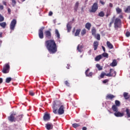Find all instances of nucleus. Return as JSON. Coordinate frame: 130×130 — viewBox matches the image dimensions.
Here are the masks:
<instances>
[{"label":"nucleus","mask_w":130,"mask_h":130,"mask_svg":"<svg viewBox=\"0 0 130 130\" xmlns=\"http://www.w3.org/2000/svg\"><path fill=\"white\" fill-rule=\"evenodd\" d=\"M0 26L2 27V28H5L7 26V23H6V22H3L2 23L0 22Z\"/></svg>","instance_id":"nucleus-31"},{"label":"nucleus","mask_w":130,"mask_h":130,"mask_svg":"<svg viewBox=\"0 0 130 130\" xmlns=\"http://www.w3.org/2000/svg\"><path fill=\"white\" fill-rule=\"evenodd\" d=\"M70 67H71V65L68 64L66 68H67V69H68L69 70V69H70Z\"/></svg>","instance_id":"nucleus-59"},{"label":"nucleus","mask_w":130,"mask_h":130,"mask_svg":"<svg viewBox=\"0 0 130 130\" xmlns=\"http://www.w3.org/2000/svg\"><path fill=\"white\" fill-rule=\"evenodd\" d=\"M57 113H58L59 115H61L64 113V106H63V105L59 106L58 110L57 111Z\"/></svg>","instance_id":"nucleus-8"},{"label":"nucleus","mask_w":130,"mask_h":130,"mask_svg":"<svg viewBox=\"0 0 130 130\" xmlns=\"http://www.w3.org/2000/svg\"><path fill=\"white\" fill-rule=\"evenodd\" d=\"M116 11L117 14H120L121 12H122L121 9L119 8V7H117V8H116Z\"/></svg>","instance_id":"nucleus-35"},{"label":"nucleus","mask_w":130,"mask_h":130,"mask_svg":"<svg viewBox=\"0 0 130 130\" xmlns=\"http://www.w3.org/2000/svg\"><path fill=\"white\" fill-rule=\"evenodd\" d=\"M29 95H30V96H34V95H35V93H34L33 91L31 90L29 91Z\"/></svg>","instance_id":"nucleus-45"},{"label":"nucleus","mask_w":130,"mask_h":130,"mask_svg":"<svg viewBox=\"0 0 130 130\" xmlns=\"http://www.w3.org/2000/svg\"><path fill=\"white\" fill-rule=\"evenodd\" d=\"M112 109L114 112H117V111H118L117 106H116L115 105L112 106Z\"/></svg>","instance_id":"nucleus-25"},{"label":"nucleus","mask_w":130,"mask_h":130,"mask_svg":"<svg viewBox=\"0 0 130 130\" xmlns=\"http://www.w3.org/2000/svg\"><path fill=\"white\" fill-rule=\"evenodd\" d=\"M75 28H74L73 29V33H75Z\"/></svg>","instance_id":"nucleus-64"},{"label":"nucleus","mask_w":130,"mask_h":130,"mask_svg":"<svg viewBox=\"0 0 130 130\" xmlns=\"http://www.w3.org/2000/svg\"><path fill=\"white\" fill-rule=\"evenodd\" d=\"M109 7H110V8H113V4H112V3H110V4H109Z\"/></svg>","instance_id":"nucleus-56"},{"label":"nucleus","mask_w":130,"mask_h":130,"mask_svg":"<svg viewBox=\"0 0 130 130\" xmlns=\"http://www.w3.org/2000/svg\"><path fill=\"white\" fill-rule=\"evenodd\" d=\"M125 13H130V6H128L125 10Z\"/></svg>","instance_id":"nucleus-43"},{"label":"nucleus","mask_w":130,"mask_h":130,"mask_svg":"<svg viewBox=\"0 0 130 130\" xmlns=\"http://www.w3.org/2000/svg\"><path fill=\"white\" fill-rule=\"evenodd\" d=\"M105 76H106L107 77V74H106L105 73H101L100 77H101V79H103V78H104Z\"/></svg>","instance_id":"nucleus-40"},{"label":"nucleus","mask_w":130,"mask_h":130,"mask_svg":"<svg viewBox=\"0 0 130 130\" xmlns=\"http://www.w3.org/2000/svg\"><path fill=\"white\" fill-rule=\"evenodd\" d=\"M67 31L68 32H71V30H72V26L70 23H68L67 25Z\"/></svg>","instance_id":"nucleus-28"},{"label":"nucleus","mask_w":130,"mask_h":130,"mask_svg":"<svg viewBox=\"0 0 130 130\" xmlns=\"http://www.w3.org/2000/svg\"><path fill=\"white\" fill-rule=\"evenodd\" d=\"M45 46L50 53L53 54L57 51V46L54 40H48L45 42Z\"/></svg>","instance_id":"nucleus-1"},{"label":"nucleus","mask_w":130,"mask_h":130,"mask_svg":"<svg viewBox=\"0 0 130 130\" xmlns=\"http://www.w3.org/2000/svg\"><path fill=\"white\" fill-rule=\"evenodd\" d=\"M17 24V20L16 19H13L10 25V28L12 31L15 30V27H16V24Z\"/></svg>","instance_id":"nucleus-6"},{"label":"nucleus","mask_w":130,"mask_h":130,"mask_svg":"<svg viewBox=\"0 0 130 130\" xmlns=\"http://www.w3.org/2000/svg\"><path fill=\"white\" fill-rule=\"evenodd\" d=\"M45 29V27H42L39 29V37L40 39H43L44 38V35L43 34V30Z\"/></svg>","instance_id":"nucleus-7"},{"label":"nucleus","mask_w":130,"mask_h":130,"mask_svg":"<svg viewBox=\"0 0 130 130\" xmlns=\"http://www.w3.org/2000/svg\"><path fill=\"white\" fill-rule=\"evenodd\" d=\"M102 56L103 57H106L107 58H108V53L104 52L102 54Z\"/></svg>","instance_id":"nucleus-39"},{"label":"nucleus","mask_w":130,"mask_h":130,"mask_svg":"<svg viewBox=\"0 0 130 130\" xmlns=\"http://www.w3.org/2000/svg\"><path fill=\"white\" fill-rule=\"evenodd\" d=\"M9 70H10V64H9V63H7L4 67L2 72L3 73V74H8V73H9Z\"/></svg>","instance_id":"nucleus-9"},{"label":"nucleus","mask_w":130,"mask_h":130,"mask_svg":"<svg viewBox=\"0 0 130 130\" xmlns=\"http://www.w3.org/2000/svg\"><path fill=\"white\" fill-rule=\"evenodd\" d=\"M12 3L13 7H15V6L16 5V4H17L16 0H12Z\"/></svg>","instance_id":"nucleus-44"},{"label":"nucleus","mask_w":130,"mask_h":130,"mask_svg":"<svg viewBox=\"0 0 130 130\" xmlns=\"http://www.w3.org/2000/svg\"><path fill=\"white\" fill-rule=\"evenodd\" d=\"M116 76V71L112 69H110V72L107 74V77H115Z\"/></svg>","instance_id":"nucleus-10"},{"label":"nucleus","mask_w":130,"mask_h":130,"mask_svg":"<svg viewBox=\"0 0 130 130\" xmlns=\"http://www.w3.org/2000/svg\"><path fill=\"white\" fill-rule=\"evenodd\" d=\"M100 3H101V4L103 6H104V5H105V2L102 1V0H100Z\"/></svg>","instance_id":"nucleus-49"},{"label":"nucleus","mask_w":130,"mask_h":130,"mask_svg":"<svg viewBox=\"0 0 130 130\" xmlns=\"http://www.w3.org/2000/svg\"><path fill=\"white\" fill-rule=\"evenodd\" d=\"M91 27H92V24L90 22H87L85 24V28L87 30H90V29H91Z\"/></svg>","instance_id":"nucleus-19"},{"label":"nucleus","mask_w":130,"mask_h":130,"mask_svg":"<svg viewBox=\"0 0 130 130\" xmlns=\"http://www.w3.org/2000/svg\"><path fill=\"white\" fill-rule=\"evenodd\" d=\"M3 4L4 6H7V2L6 1H3Z\"/></svg>","instance_id":"nucleus-58"},{"label":"nucleus","mask_w":130,"mask_h":130,"mask_svg":"<svg viewBox=\"0 0 130 130\" xmlns=\"http://www.w3.org/2000/svg\"><path fill=\"white\" fill-rule=\"evenodd\" d=\"M108 81H109L108 79L104 80L103 81V83L104 84H106V83H108Z\"/></svg>","instance_id":"nucleus-52"},{"label":"nucleus","mask_w":130,"mask_h":130,"mask_svg":"<svg viewBox=\"0 0 130 130\" xmlns=\"http://www.w3.org/2000/svg\"><path fill=\"white\" fill-rule=\"evenodd\" d=\"M115 105L116 106H120V102H119V101H117V100H116L115 101Z\"/></svg>","instance_id":"nucleus-36"},{"label":"nucleus","mask_w":130,"mask_h":130,"mask_svg":"<svg viewBox=\"0 0 130 130\" xmlns=\"http://www.w3.org/2000/svg\"><path fill=\"white\" fill-rule=\"evenodd\" d=\"M23 117H24L23 114L18 115L16 117V121H21V120H23Z\"/></svg>","instance_id":"nucleus-14"},{"label":"nucleus","mask_w":130,"mask_h":130,"mask_svg":"<svg viewBox=\"0 0 130 130\" xmlns=\"http://www.w3.org/2000/svg\"><path fill=\"white\" fill-rule=\"evenodd\" d=\"M121 26V20L118 18H116L114 21V28L117 30L118 28H120Z\"/></svg>","instance_id":"nucleus-3"},{"label":"nucleus","mask_w":130,"mask_h":130,"mask_svg":"<svg viewBox=\"0 0 130 130\" xmlns=\"http://www.w3.org/2000/svg\"><path fill=\"white\" fill-rule=\"evenodd\" d=\"M55 34L57 39H60V34H59V31H58V30L57 29H56L55 30Z\"/></svg>","instance_id":"nucleus-21"},{"label":"nucleus","mask_w":130,"mask_h":130,"mask_svg":"<svg viewBox=\"0 0 130 130\" xmlns=\"http://www.w3.org/2000/svg\"><path fill=\"white\" fill-rule=\"evenodd\" d=\"M8 13L9 14V15H11V9L8 8Z\"/></svg>","instance_id":"nucleus-53"},{"label":"nucleus","mask_w":130,"mask_h":130,"mask_svg":"<svg viewBox=\"0 0 130 130\" xmlns=\"http://www.w3.org/2000/svg\"><path fill=\"white\" fill-rule=\"evenodd\" d=\"M107 45L110 49H112V48H113V45H112L109 41L107 42Z\"/></svg>","instance_id":"nucleus-23"},{"label":"nucleus","mask_w":130,"mask_h":130,"mask_svg":"<svg viewBox=\"0 0 130 130\" xmlns=\"http://www.w3.org/2000/svg\"><path fill=\"white\" fill-rule=\"evenodd\" d=\"M96 68H97L99 71H102L103 70V68L100 66V64H96Z\"/></svg>","instance_id":"nucleus-33"},{"label":"nucleus","mask_w":130,"mask_h":130,"mask_svg":"<svg viewBox=\"0 0 130 130\" xmlns=\"http://www.w3.org/2000/svg\"><path fill=\"white\" fill-rule=\"evenodd\" d=\"M96 39L98 40H100V35H99V34L97 35V36H96Z\"/></svg>","instance_id":"nucleus-51"},{"label":"nucleus","mask_w":130,"mask_h":130,"mask_svg":"<svg viewBox=\"0 0 130 130\" xmlns=\"http://www.w3.org/2000/svg\"><path fill=\"white\" fill-rule=\"evenodd\" d=\"M46 128L48 130L52 129L53 128V125L52 124H46Z\"/></svg>","instance_id":"nucleus-17"},{"label":"nucleus","mask_w":130,"mask_h":130,"mask_svg":"<svg viewBox=\"0 0 130 130\" xmlns=\"http://www.w3.org/2000/svg\"><path fill=\"white\" fill-rule=\"evenodd\" d=\"M50 31H51V29H50L49 30H46L44 32L45 36L46 38H47L48 39H51L52 35H51V32Z\"/></svg>","instance_id":"nucleus-11"},{"label":"nucleus","mask_w":130,"mask_h":130,"mask_svg":"<svg viewBox=\"0 0 130 130\" xmlns=\"http://www.w3.org/2000/svg\"><path fill=\"white\" fill-rule=\"evenodd\" d=\"M43 119L45 121H48L50 120V115L49 114H45L44 115Z\"/></svg>","instance_id":"nucleus-13"},{"label":"nucleus","mask_w":130,"mask_h":130,"mask_svg":"<svg viewBox=\"0 0 130 130\" xmlns=\"http://www.w3.org/2000/svg\"><path fill=\"white\" fill-rule=\"evenodd\" d=\"M110 15H111V13H110V12H108L107 13V14H106V17H107V18L108 17H109V16H110Z\"/></svg>","instance_id":"nucleus-50"},{"label":"nucleus","mask_w":130,"mask_h":130,"mask_svg":"<svg viewBox=\"0 0 130 130\" xmlns=\"http://www.w3.org/2000/svg\"><path fill=\"white\" fill-rule=\"evenodd\" d=\"M99 45V42L97 41H94L93 42V49L94 50H97V48H98V46Z\"/></svg>","instance_id":"nucleus-16"},{"label":"nucleus","mask_w":130,"mask_h":130,"mask_svg":"<svg viewBox=\"0 0 130 130\" xmlns=\"http://www.w3.org/2000/svg\"><path fill=\"white\" fill-rule=\"evenodd\" d=\"M90 71L89 69H87V70L85 71V75L86 77H92L93 76V73L92 72H90L88 74V72Z\"/></svg>","instance_id":"nucleus-20"},{"label":"nucleus","mask_w":130,"mask_h":130,"mask_svg":"<svg viewBox=\"0 0 130 130\" xmlns=\"http://www.w3.org/2000/svg\"><path fill=\"white\" fill-rule=\"evenodd\" d=\"M115 116H116V117H122L124 115V114L123 113H120V112H116L114 113Z\"/></svg>","instance_id":"nucleus-15"},{"label":"nucleus","mask_w":130,"mask_h":130,"mask_svg":"<svg viewBox=\"0 0 130 130\" xmlns=\"http://www.w3.org/2000/svg\"><path fill=\"white\" fill-rule=\"evenodd\" d=\"M5 21V17L0 14V22H4Z\"/></svg>","instance_id":"nucleus-42"},{"label":"nucleus","mask_w":130,"mask_h":130,"mask_svg":"<svg viewBox=\"0 0 130 130\" xmlns=\"http://www.w3.org/2000/svg\"><path fill=\"white\" fill-rule=\"evenodd\" d=\"M125 112H126V114L127 117L129 118L130 117V110L128 108H126Z\"/></svg>","instance_id":"nucleus-29"},{"label":"nucleus","mask_w":130,"mask_h":130,"mask_svg":"<svg viewBox=\"0 0 130 130\" xmlns=\"http://www.w3.org/2000/svg\"><path fill=\"white\" fill-rule=\"evenodd\" d=\"M110 67H116L117 66V62L116 59H114L112 63L110 64Z\"/></svg>","instance_id":"nucleus-22"},{"label":"nucleus","mask_w":130,"mask_h":130,"mask_svg":"<svg viewBox=\"0 0 130 130\" xmlns=\"http://www.w3.org/2000/svg\"><path fill=\"white\" fill-rule=\"evenodd\" d=\"M119 18H120V19H123V16L122 15H120Z\"/></svg>","instance_id":"nucleus-57"},{"label":"nucleus","mask_w":130,"mask_h":130,"mask_svg":"<svg viewBox=\"0 0 130 130\" xmlns=\"http://www.w3.org/2000/svg\"><path fill=\"white\" fill-rule=\"evenodd\" d=\"M114 22V20L113 19H112V21L110 22V23L109 24V27H111L112 24H113V22Z\"/></svg>","instance_id":"nucleus-46"},{"label":"nucleus","mask_w":130,"mask_h":130,"mask_svg":"<svg viewBox=\"0 0 130 130\" xmlns=\"http://www.w3.org/2000/svg\"><path fill=\"white\" fill-rule=\"evenodd\" d=\"M101 58H102V56L101 55H99L97 56L96 57H95V60L96 61H99V60H100V59H101Z\"/></svg>","instance_id":"nucleus-32"},{"label":"nucleus","mask_w":130,"mask_h":130,"mask_svg":"<svg viewBox=\"0 0 130 130\" xmlns=\"http://www.w3.org/2000/svg\"><path fill=\"white\" fill-rule=\"evenodd\" d=\"M123 97L126 100L129 99V95H128V93L124 92L123 93Z\"/></svg>","instance_id":"nucleus-26"},{"label":"nucleus","mask_w":130,"mask_h":130,"mask_svg":"<svg viewBox=\"0 0 130 130\" xmlns=\"http://www.w3.org/2000/svg\"><path fill=\"white\" fill-rule=\"evenodd\" d=\"M16 115V113H12L10 114V116L8 117V120L11 122H16V118L15 116Z\"/></svg>","instance_id":"nucleus-5"},{"label":"nucleus","mask_w":130,"mask_h":130,"mask_svg":"<svg viewBox=\"0 0 130 130\" xmlns=\"http://www.w3.org/2000/svg\"><path fill=\"white\" fill-rule=\"evenodd\" d=\"M3 78H0V84H2L3 83Z\"/></svg>","instance_id":"nucleus-61"},{"label":"nucleus","mask_w":130,"mask_h":130,"mask_svg":"<svg viewBox=\"0 0 130 130\" xmlns=\"http://www.w3.org/2000/svg\"><path fill=\"white\" fill-rule=\"evenodd\" d=\"M98 10V3H95L91 7V10H89V13H96Z\"/></svg>","instance_id":"nucleus-4"},{"label":"nucleus","mask_w":130,"mask_h":130,"mask_svg":"<svg viewBox=\"0 0 130 130\" xmlns=\"http://www.w3.org/2000/svg\"><path fill=\"white\" fill-rule=\"evenodd\" d=\"M11 81H12V78L8 77V78H6V83H9L11 82Z\"/></svg>","instance_id":"nucleus-41"},{"label":"nucleus","mask_w":130,"mask_h":130,"mask_svg":"<svg viewBox=\"0 0 130 130\" xmlns=\"http://www.w3.org/2000/svg\"><path fill=\"white\" fill-rule=\"evenodd\" d=\"M0 10H4V6L0 5Z\"/></svg>","instance_id":"nucleus-55"},{"label":"nucleus","mask_w":130,"mask_h":130,"mask_svg":"<svg viewBox=\"0 0 130 130\" xmlns=\"http://www.w3.org/2000/svg\"><path fill=\"white\" fill-rule=\"evenodd\" d=\"M81 34L82 36H84L86 34V29L84 28L81 30Z\"/></svg>","instance_id":"nucleus-38"},{"label":"nucleus","mask_w":130,"mask_h":130,"mask_svg":"<svg viewBox=\"0 0 130 130\" xmlns=\"http://www.w3.org/2000/svg\"><path fill=\"white\" fill-rule=\"evenodd\" d=\"M82 130H87V128L86 126L83 127H82Z\"/></svg>","instance_id":"nucleus-62"},{"label":"nucleus","mask_w":130,"mask_h":130,"mask_svg":"<svg viewBox=\"0 0 130 130\" xmlns=\"http://www.w3.org/2000/svg\"><path fill=\"white\" fill-rule=\"evenodd\" d=\"M96 28H95V27H92V29H91V34L92 35H93V36H95V35H96Z\"/></svg>","instance_id":"nucleus-27"},{"label":"nucleus","mask_w":130,"mask_h":130,"mask_svg":"<svg viewBox=\"0 0 130 130\" xmlns=\"http://www.w3.org/2000/svg\"><path fill=\"white\" fill-rule=\"evenodd\" d=\"M3 37V32H0V38Z\"/></svg>","instance_id":"nucleus-63"},{"label":"nucleus","mask_w":130,"mask_h":130,"mask_svg":"<svg viewBox=\"0 0 130 130\" xmlns=\"http://www.w3.org/2000/svg\"><path fill=\"white\" fill-rule=\"evenodd\" d=\"M64 84L66 85V86H67V87H70V83H69V81H66L64 82Z\"/></svg>","instance_id":"nucleus-47"},{"label":"nucleus","mask_w":130,"mask_h":130,"mask_svg":"<svg viewBox=\"0 0 130 130\" xmlns=\"http://www.w3.org/2000/svg\"><path fill=\"white\" fill-rule=\"evenodd\" d=\"M79 2H77L74 7L75 13H76V12H78V9H79Z\"/></svg>","instance_id":"nucleus-18"},{"label":"nucleus","mask_w":130,"mask_h":130,"mask_svg":"<svg viewBox=\"0 0 130 130\" xmlns=\"http://www.w3.org/2000/svg\"><path fill=\"white\" fill-rule=\"evenodd\" d=\"M60 106V105H59V102L55 101L53 102L52 109L53 112L54 114H57V110Z\"/></svg>","instance_id":"nucleus-2"},{"label":"nucleus","mask_w":130,"mask_h":130,"mask_svg":"<svg viewBox=\"0 0 130 130\" xmlns=\"http://www.w3.org/2000/svg\"><path fill=\"white\" fill-rule=\"evenodd\" d=\"M125 35H126V37H129V36H130L129 31H127L125 34Z\"/></svg>","instance_id":"nucleus-48"},{"label":"nucleus","mask_w":130,"mask_h":130,"mask_svg":"<svg viewBox=\"0 0 130 130\" xmlns=\"http://www.w3.org/2000/svg\"><path fill=\"white\" fill-rule=\"evenodd\" d=\"M84 47L81 45H78L77 48V50L79 51V52H82L83 48Z\"/></svg>","instance_id":"nucleus-24"},{"label":"nucleus","mask_w":130,"mask_h":130,"mask_svg":"<svg viewBox=\"0 0 130 130\" xmlns=\"http://www.w3.org/2000/svg\"><path fill=\"white\" fill-rule=\"evenodd\" d=\"M53 13L51 11H50L49 13V16H51L52 15H53Z\"/></svg>","instance_id":"nucleus-60"},{"label":"nucleus","mask_w":130,"mask_h":130,"mask_svg":"<svg viewBox=\"0 0 130 130\" xmlns=\"http://www.w3.org/2000/svg\"><path fill=\"white\" fill-rule=\"evenodd\" d=\"M115 98V95L112 94H108L106 96V100H113V99Z\"/></svg>","instance_id":"nucleus-12"},{"label":"nucleus","mask_w":130,"mask_h":130,"mask_svg":"<svg viewBox=\"0 0 130 130\" xmlns=\"http://www.w3.org/2000/svg\"><path fill=\"white\" fill-rule=\"evenodd\" d=\"M102 49H103V51H104L105 52V51H106V50L105 49V47L102 46Z\"/></svg>","instance_id":"nucleus-54"},{"label":"nucleus","mask_w":130,"mask_h":130,"mask_svg":"<svg viewBox=\"0 0 130 130\" xmlns=\"http://www.w3.org/2000/svg\"><path fill=\"white\" fill-rule=\"evenodd\" d=\"M98 16H99V17H104V16H105L104 12L103 11L100 12L99 13Z\"/></svg>","instance_id":"nucleus-37"},{"label":"nucleus","mask_w":130,"mask_h":130,"mask_svg":"<svg viewBox=\"0 0 130 130\" xmlns=\"http://www.w3.org/2000/svg\"><path fill=\"white\" fill-rule=\"evenodd\" d=\"M80 32H81V29H77L75 33V36H79V35H80Z\"/></svg>","instance_id":"nucleus-30"},{"label":"nucleus","mask_w":130,"mask_h":130,"mask_svg":"<svg viewBox=\"0 0 130 130\" xmlns=\"http://www.w3.org/2000/svg\"><path fill=\"white\" fill-rule=\"evenodd\" d=\"M80 124L79 123H73L72 124V126L73 127H74V128H77V127H79V126H80Z\"/></svg>","instance_id":"nucleus-34"}]
</instances>
